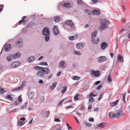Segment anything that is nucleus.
I'll return each instance as SVG.
<instances>
[{
    "mask_svg": "<svg viewBox=\"0 0 130 130\" xmlns=\"http://www.w3.org/2000/svg\"><path fill=\"white\" fill-rule=\"evenodd\" d=\"M34 70L38 71L37 73V75L41 78H43L45 77V74H48L50 72V69L48 67L43 68L38 66L34 67Z\"/></svg>",
    "mask_w": 130,
    "mask_h": 130,
    "instance_id": "1",
    "label": "nucleus"
},
{
    "mask_svg": "<svg viewBox=\"0 0 130 130\" xmlns=\"http://www.w3.org/2000/svg\"><path fill=\"white\" fill-rule=\"evenodd\" d=\"M100 22L101 25L100 27V30H102L108 27L109 22L108 20L106 19H102L101 20Z\"/></svg>",
    "mask_w": 130,
    "mask_h": 130,
    "instance_id": "2",
    "label": "nucleus"
},
{
    "mask_svg": "<svg viewBox=\"0 0 130 130\" xmlns=\"http://www.w3.org/2000/svg\"><path fill=\"white\" fill-rule=\"evenodd\" d=\"M42 34L45 36V41H48L49 40L50 36V32L48 27H46L44 28L42 31Z\"/></svg>",
    "mask_w": 130,
    "mask_h": 130,
    "instance_id": "3",
    "label": "nucleus"
},
{
    "mask_svg": "<svg viewBox=\"0 0 130 130\" xmlns=\"http://www.w3.org/2000/svg\"><path fill=\"white\" fill-rule=\"evenodd\" d=\"M98 31H95L92 34V41L94 44H97L99 41V38H97V40H95V37Z\"/></svg>",
    "mask_w": 130,
    "mask_h": 130,
    "instance_id": "4",
    "label": "nucleus"
},
{
    "mask_svg": "<svg viewBox=\"0 0 130 130\" xmlns=\"http://www.w3.org/2000/svg\"><path fill=\"white\" fill-rule=\"evenodd\" d=\"M15 45L19 47H22L23 45V40L21 38H18L15 42Z\"/></svg>",
    "mask_w": 130,
    "mask_h": 130,
    "instance_id": "5",
    "label": "nucleus"
},
{
    "mask_svg": "<svg viewBox=\"0 0 130 130\" xmlns=\"http://www.w3.org/2000/svg\"><path fill=\"white\" fill-rule=\"evenodd\" d=\"M91 74H92L94 77H98L100 74V72L99 71H94L92 70L91 71Z\"/></svg>",
    "mask_w": 130,
    "mask_h": 130,
    "instance_id": "6",
    "label": "nucleus"
},
{
    "mask_svg": "<svg viewBox=\"0 0 130 130\" xmlns=\"http://www.w3.org/2000/svg\"><path fill=\"white\" fill-rule=\"evenodd\" d=\"M123 115V113L122 110L120 109L118 110L116 114V117L118 118L122 116Z\"/></svg>",
    "mask_w": 130,
    "mask_h": 130,
    "instance_id": "7",
    "label": "nucleus"
},
{
    "mask_svg": "<svg viewBox=\"0 0 130 130\" xmlns=\"http://www.w3.org/2000/svg\"><path fill=\"white\" fill-rule=\"evenodd\" d=\"M97 59L98 62H101L105 61L106 60V58L105 56H102L98 57Z\"/></svg>",
    "mask_w": 130,
    "mask_h": 130,
    "instance_id": "8",
    "label": "nucleus"
},
{
    "mask_svg": "<svg viewBox=\"0 0 130 130\" xmlns=\"http://www.w3.org/2000/svg\"><path fill=\"white\" fill-rule=\"evenodd\" d=\"M53 31L55 35H57L59 33V31L56 26H55L53 29Z\"/></svg>",
    "mask_w": 130,
    "mask_h": 130,
    "instance_id": "9",
    "label": "nucleus"
},
{
    "mask_svg": "<svg viewBox=\"0 0 130 130\" xmlns=\"http://www.w3.org/2000/svg\"><path fill=\"white\" fill-rule=\"evenodd\" d=\"M20 63L18 61H16L12 63L11 65V67L13 68H15L19 66L20 65Z\"/></svg>",
    "mask_w": 130,
    "mask_h": 130,
    "instance_id": "10",
    "label": "nucleus"
},
{
    "mask_svg": "<svg viewBox=\"0 0 130 130\" xmlns=\"http://www.w3.org/2000/svg\"><path fill=\"white\" fill-rule=\"evenodd\" d=\"M59 66L63 68H65L66 67V63L65 61H62L59 63Z\"/></svg>",
    "mask_w": 130,
    "mask_h": 130,
    "instance_id": "11",
    "label": "nucleus"
},
{
    "mask_svg": "<svg viewBox=\"0 0 130 130\" xmlns=\"http://www.w3.org/2000/svg\"><path fill=\"white\" fill-rule=\"evenodd\" d=\"M11 48V45L10 44H7L5 46L4 48L5 50L6 51H8L10 50Z\"/></svg>",
    "mask_w": 130,
    "mask_h": 130,
    "instance_id": "12",
    "label": "nucleus"
},
{
    "mask_svg": "<svg viewBox=\"0 0 130 130\" xmlns=\"http://www.w3.org/2000/svg\"><path fill=\"white\" fill-rule=\"evenodd\" d=\"M107 44L106 42H102L101 44V48L102 50H104L107 47Z\"/></svg>",
    "mask_w": 130,
    "mask_h": 130,
    "instance_id": "13",
    "label": "nucleus"
},
{
    "mask_svg": "<svg viewBox=\"0 0 130 130\" xmlns=\"http://www.w3.org/2000/svg\"><path fill=\"white\" fill-rule=\"evenodd\" d=\"M124 27L129 33H130V24L126 23L124 26Z\"/></svg>",
    "mask_w": 130,
    "mask_h": 130,
    "instance_id": "14",
    "label": "nucleus"
},
{
    "mask_svg": "<svg viewBox=\"0 0 130 130\" xmlns=\"http://www.w3.org/2000/svg\"><path fill=\"white\" fill-rule=\"evenodd\" d=\"M66 24L71 26H73V24L71 20H68L66 21Z\"/></svg>",
    "mask_w": 130,
    "mask_h": 130,
    "instance_id": "15",
    "label": "nucleus"
},
{
    "mask_svg": "<svg viewBox=\"0 0 130 130\" xmlns=\"http://www.w3.org/2000/svg\"><path fill=\"white\" fill-rule=\"evenodd\" d=\"M109 116L110 118H116V114L112 112L109 113Z\"/></svg>",
    "mask_w": 130,
    "mask_h": 130,
    "instance_id": "16",
    "label": "nucleus"
},
{
    "mask_svg": "<svg viewBox=\"0 0 130 130\" xmlns=\"http://www.w3.org/2000/svg\"><path fill=\"white\" fill-rule=\"evenodd\" d=\"M119 100H117L115 102L111 103L110 104V106L111 107H113L116 105L118 104V103L119 102Z\"/></svg>",
    "mask_w": 130,
    "mask_h": 130,
    "instance_id": "17",
    "label": "nucleus"
},
{
    "mask_svg": "<svg viewBox=\"0 0 130 130\" xmlns=\"http://www.w3.org/2000/svg\"><path fill=\"white\" fill-rule=\"evenodd\" d=\"M12 55L14 58L15 59L19 57L21 55V54L19 52H18L15 54Z\"/></svg>",
    "mask_w": 130,
    "mask_h": 130,
    "instance_id": "18",
    "label": "nucleus"
},
{
    "mask_svg": "<svg viewBox=\"0 0 130 130\" xmlns=\"http://www.w3.org/2000/svg\"><path fill=\"white\" fill-rule=\"evenodd\" d=\"M118 60H119V62H123V60L122 56L120 55H118Z\"/></svg>",
    "mask_w": 130,
    "mask_h": 130,
    "instance_id": "19",
    "label": "nucleus"
},
{
    "mask_svg": "<svg viewBox=\"0 0 130 130\" xmlns=\"http://www.w3.org/2000/svg\"><path fill=\"white\" fill-rule=\"evenodd\" d=\"M106 125V123L103 122L98 124V126L100 127L103 128Z\"/></svg>",
    "mask_w": 130,
    "mask_h": 130,
    "instance_id": "20",
    "label": "nucleus"
},
{
    "mask_svg": "<svg viewBox=\"0 0 130 130\" xmlns=\"http://www.w3.org/2000/svg\"><path fill=\"white\" fill-rule=\"evenodd\" d=\"M14 58L13 55H9V56L7 57V59L8 61H10Z\"/></svg>",
    "mask_w": 130,
    "mask_h": 130,
    "instance_id": "21",
    "label": "nucleus"
},
{
    "mask_svg": "<svg viewBox=\"0 0 130 130\" xmlns=\"http://www.w3.org/2000/svg\"><path fill=\"white\" fill-rule=\"evenodd\" d=\"M35 59V57L34 56H31L28 59V62H31L33 61Z\"/></svg>",
    "mask_w": 130,
    "mask_h": 130,
    "instance_id": "22",
    "label": "nucleus"
},
{
    "mask_svg": "<svg viewBox=\"0 0 130 130\" xmlns=\"http://www.w3.org/2000/svg\"><path fill=\"white\" fill-rule=\"evenodd\" d=\"M22 87L21 86H20L17 88L14 89L12 90V91L15 92L21 90L22 89Z\"/></svg>",
    "mask_w": 130,
    "mask_h": 130,
    "instance_id": "23",
    "label": "nucleus"
},
{
    "mask_svg": "<svg viewBox=\"0 0 130 130\" xmlns=\"http://www.w3.org/2000/svg\"><path fill=\"white\" fill-rule=\"evenodd\" d=\"M60 18L59 16H56L54 17V21L56 22H58L60 20Z\"/></svg>",
    "mask_w": 130,
    "mask_h": 130,
    "instance_id": "24",
    "label": "nucleus"
},
{
    "mask_svg": "<svg viewBox=\"0 0 130 130\" xmlns=\"http://www.w3.org/2000/svg\"><path fill=\"white\" fill-rule=\"evenodd\" d=\"M93 13L94 14L98 15L100 14V12L99 11L96 10H93Z\"/></svg>",
    "mask_w": 130,
    "mask_h": 130,
    "instance_id": "25",
    "label": "nucleus"
},
{
    "mask_svg": "<svg viewBox=\"0 0 130 130\" xmlns=\"http://www.w3.org/2000/svg\"><path fill=\"white\" fill-rule=\"evenodd\" d=\"M63 5L67 8H70L71 7L70 4L68 2L64 3Z\"/></svg>",
    "mask_w": 130,
    "mask_h": 130,
    "instance_id": "26",
    "label": "nucleus"
},
{
    "mask_svg": "<svg viewBox=\"0 0 130 130\" xmlns=\"http://www.w3.org/2000/svg\"><path fill=\"white\" fill-rule=\"evenodd\" d=\"M84 12L85 13H87L89 17L91 14L92 12H89V10L88 9H85L84 10Z\"/></svg>",
    "mask_w": 130,
    "mask_h": 130,
    "instance_id": "27",
    "label": "nucleus"
},
{
    "mask_svg": "<svg viewBox=\"0 0 130 130\" xmlns=\"http://www.w3.org/2000/svg\"><path fill=\"white\" fill-rule=\"evenodd\" d=\"M57 83L56 82H54L53 83V85L52 86H50V87H51L52 90L54 89Z\"/></svg>",
    "mask_w": 130,
    "mask_h": 130,
    "instance_id": "28",
    "label": "nucleus"
},
{
    "mask_svg": "<svg viewBox=\"0 0 130 130\" xmlns=\"http://www.w3.org/2000/svg\"><path fill=\"white\" fill-rule=\"evenodd\" d=\"M82 45L83 46H85V44L84 43H77L76 44V47L77 48H81V46H80V45Z\"/></svg>",
    "mask_w": 130,
    "mask_h": 130,
    "instance_id": "29",
    "label": "nucleus"
},
{
    "mask_svg": "<svg viewBox=\"0 0 130 130\" xmlns=\"http://www.w3.org/2000/svg\"><path fill=\"white\" fill-rule=\"evenodd\" d=\"M6 98L10 101H12V97L9 94L8 95L6 96Z\"/></svg>",
    "mask_w": 130,
    "mask_h": 130,
    "instance_id": "30",
    "label": "nucleus"
},
{
    "mask_svg": "<svg viewBox=\"0 0 130 130\" xmlns=\"http://www.w3.org/2000/svg\"><path fill=\"white\" fill-rule=\"evenodd\" d=\"M79 94H77L76 95H75L74 97V99L75 101H76L78 100V98L79 97Z\"/></svg>",
    "mask_w": 130,
    "mask_h": 130,
    "instance_id": "31",
    "label": "nucleus"
},
{
    "mask_svg": "<svg viewBox=\"0 0 130 130\" xmlns=\"http://www.w3.org/2000/svg\"><path fill=\"white\" fill-rule=\"evenodd\" d=\"M34 94L33 92L30 93L29 94L28 98L29 99H32L34 96Z\"/></svg>",
    "mask_w": 130,
    "mask_h": 130,
    "instance_id": "32",
    "label": "nucleus"
},
{
    "mask_svg": "<svg viewBox=\"0 0 130 130\" xmlns=\"http://www.w3.org/2000/svg\"><path fill=\"white\" fill-rule=\"evenodd\" d=\"M67 90V87L65 86L63 87L61 91V93H64Z\"/></svg>",
    "mask_w": 130,
    "mask_h": 130,
    "instance_id": "33",
    "label": "nucleus"
},
{
    "mask_svg": "<svg viewBox=\"0 0 130 130\" xmlns=\"http://www.w3.org/2000/svg\"><path fill=\"white\" fill-rule=\"evenodd\" d=\"M25 123L24 121H20L18 123V125L19 126H21L23 125Z\"/></svg>",
    "mask_w": 130,
    "mask_h": 130,
    "instance_id": "34",
    "label": "nucleus"
},
{
    "mask_svg": "<svg viewBox=\"0 0 130 130\" xmlns=\"http://www.w3.org/2000/svg\"><path fill=\"white\" fill-rule=\"evenodd\" d=\"M72 78L74 80H78L80 78V77L77 76H74Z\"/></svg>",
    "mask_w": 130,
    "mask_h": 130,
    "instance_id": "35",
    "label": "nucleus"
},
{
    "mask_svg": "<svg viewBox=\"0 0 130 130\" xmlns=\"http://www.w3.org/2000/svg\"><path fill=\"white\" fill-rule=\"evenodd\" d=\"M122 98L123 102L124 103H125L126 101L125 100V97L126 94L125 93H122Z\"/></svg>",
    "mask_w": 130,
    "mask_h": 130,
    "instance_id": "36",
    "label": "nucleus"
},
{
    "mask_svg": "<svg viewBox=\"0 0 130 130\" xmlns=\"http://www.w3.org/2000/svg\"><path fill=\"white\" fill-rule=\"evenodd\" d=\"M25 20L24 19H22L21 20H20L19 22L18 23H18H17V25H21L22 23H25Z\"/></svg>",
    "mask_w": 130,
    "mask_h": 130,
    "instance_id": "37",
    "label": "nucleus"
},
{
    "mask_svg": "<svg viewBox=\"0 0 130 130\" xmlns=\"http://www.w3.org/2000/svg\"><path fill=\"white\" fill-rule=\"evenodd\" d=\"M89 102H94L95 100L93 98H90L89 99Z\"/></svg>",
    "mask_w": 130,
    "mask_h": 130,
    "instance_id": "38",
    "label": "nucleus"
},
{
    "mask_svg": "<svg viewBox=\"0 0 130 130\" xmlns=\"http://www.w3.org/2000/svg\"><path fill=\"white\" fill-rule=\"evenodd\" d=\"M5 92V91L4 89L0 87V93L3 94Z\"/></svg>",
    "mask_w": 130,
    "mask_h": 130,
    "instance_id": "39",
    "label": "nucleus"
},
{
    "mask_svg": "<svg viewBox=\"0 0 130 130\" xmlns=\"http://www.w3.org/2000/svg\"><path fill=\"white\" fill-rule=\"evenodd\" d=\"M91 1L93 4H96L98 2H100L99 0H91Z\"/></svg>",
    "mask_w": 130,
    "mask_h": 130,
    "instance_id": "40",
    "label": "nucleus"
},
{
    "mask_svg": "<svg viewBox=\"0 0 130 130\" xmlns=\"http://www.w3.org/2000/svg\"><path fill=\"white\" fill-rule=\"evenodd\" d=\"M26 84V81H24L22 82V84L20 86L22 87V89L23 88V87Z\"/></svg>",
    "mask_w": 130,
    "mask_h": 130,
    "instance_id": "41",
    "label": "nucleus"
},
{
    "mask_svg": "<svg viewBox=\"0 0 130 130\" xmlns=\"http://www.w3.org/2000/svg\"><path fill=\"white\" fill-rule=\"evenodd\" d=\"M39 64L43 65L44 66H47L48 64L46 62H41L39 63Z\"/></svg>",
    "mask_w": 130,
    "mask_h": 130,
    "instance_id": "42",
    "label": "nucleus"
},
{
    "mask_svg": "<svg viewBox=\"0 0 130 130\" xmlns=\"http://www.w3.org/2000/svg\"><path fill=\"white\" fill-rule=\"evenodd\" d=\"M104 94V93L103 92H102V93H101L99 95L100 96L98 99L99 101L102 98Z\"/></svg>",
    "mask_w": 130,
    "mask_h": 130,
    "instance_id": "43",
    "label": "nucleus"
},
{
    "mask_svg": "<svg viewBox=\"0 0 130 130\" xmlns=\"http://www.w3.org/2000/svg\"><path fill=\"white\" fill-rule=\"evenodd\" d=\"M74 53L76 55H80L81 54V53L79 51H74Z\"/></svg>",
    "mask_w": 130,
    "mask_h": 130,
    "instance_id": "44",
    "label": "nucleus"
},
{
    "mask_svg": "<svg viewBox=\"0 0 130 130\" xmlns=\"http://www.w3.org/2000/svg\"><path fill=\"white\" fill-rule=\"evenodd\" d=\"M107 80L109 82H111L112 81V78L110 76H108L107 78Z\"/></svg>",
    "mask_w": 130,
    "mask_h": 130,
    "instance_id": "45",
    "label": "nucleus"
},
{
    "mask_svg": "<svg viewBox=\"0 0 130 130\" xmlns=\"http://www.w3.org/2000/svg\"><path fill=\"white\" fill-rule=\"evenodd\" d=\"M84 123H85L86 125L88 127H90L92 125L91 123L88 122H84Z\"/></svg>",
    "mask_w": 130,
    "mask_h": 130,
    "instance_id": "46",
    "label": "nucleus"
},
{
    "mask_svg": "<svg viewBox=\"0 0 130 130\" xmlns=\"http://www.w3.org/2000/svg\"><path fill=\"white\" fill-rule=\"evenodd\" d=\"M18 100L19 103H21L22 102V100L21 96H20L18 97Z\"/></svg>",
    "mask_w": 130,
    "mask_h": 130,
    "instance_id": "47",
    "label": "nucleus"
},
{
    "mask_svg": "<svg viewBox=\"0 0 130 130\" xmlns=\"http://www.w3.org/2000/svg\"><path fill=\"white\" fill-rule=\"evenodd\" d=\"M69 39L71 40H73L74 39V36H71L69 37Z\"/></svg>",
    "mask_w": 130,
    "mask_h": 130,
    "instance_id": "48",
    "label": "nucleus"
},
{
    "mask_svg": "<svg viewBox=\"0 0 130 130\" xmlns=\"http://www.w3.org/2000/svg\"><path fill=\"white\" fill-rule=\"evenodd\" d=\"M77 3L79 4H82L83 2L81 0H77Z\"/></svg>",
    "mask_w": 130,
    "mask_h": 130,
    "instance_id": "49",
    "label": "nucleus"
},
{
    "mask_svg": "<svg viewBox=\"0 0 130 130\" xmlns=\"http://www.w3.org/2000/svg\"><path fill=\"white\" fill-rule=\"evenodd\" d=\"M4 5H0V12L2 11Z\"/></svg>",
    "mask_w": 130,
    "mask_h": 130,
    "instance_id": "50",
    "label": "nucleus"
},
{
    "mask_svg": "<svg viewBox=\"0 0 130 130\" xmlns=\"http://www.w3.org/2000/svg\"><path fill=\"white\" fill-rule=\"evenodd\" d=\"M102 87V85H99L98 86V87L96 89L99 90Z\"/></svg>",
    "mask_w": 130,
    "mask_h": 130,
    "instance_id": "51",
    "label": "nucleus"
},
{
    "mask_svg": "<svg viewBox=\"0 0 130 130\" xmlns=\"http://www.w3.org/2000/svg\"><path fill=\"white\" fill-rule=\"evenodd\" d=\"M64 100H63L61 101L59 103L58 105L59 106H62V103L64 101Z\"/></svg>",
    "mask_w": 130,
    "mask_h": 130,
    "instance_id": "52",
    "label": "nucleus"
},
{
    "mask_svg": "<svg viewBox=\"0 0 130 130\" xmlns=\"http://www.w3.org/2000/svg\"><path fill=\"white\" fill-rule=\"evenodd\" d=\"M44 99V97L42 96L41 98V102L42 103L43 102Z\"/></svg>",
    "mask_w": 130,
    "mask_h": 130,
    "instance_id": "53",
    "label": "nucleus"
},
{
    "mask_svg": "<svg viewBox=\"0 0 130 130\" xmlns=\"http://www.w3.org/2000/svg\"><path fill=\"white\" fill-rule=\"evenodd\" d=\"M89 121L90 122H92L93 121H94V120L92 118H89Z\"/></svg>",
    "mask_w": 130,
    "mask_h": 130,
    "instance_id": "54",
    "label": "nucleus"
},
{
    "mask_svg": "<svg viewBox=\"0 0 130 130\" xmlns=\"http://www.w3.org/2000/svg\"><path fill=\"white\" fill-rule=\"evenodd\" d=\"M93 92H91L89 94V96L90 97H93Z\"/></svg>",
    "mask_w": 130,
    "mask_h": 130,
    "instance_id": "55",
    "label": "nucleus"
},
{
    "mask_svg": "<svg viewBox=\"0 0 130 130\" xmlns=\"http://www.w3.org/2000/svg\"><path fill=\"white\" fill-rule=\"evenodd\" d=\"M101 83L100 81H98L96 82L95 83V84L96 85H97Z\"/></svg>",
    "mask_w": 130,
    "mask_h": 130,
    "instance_id": "56",
    "label": "nucleus"
},
{
    "mask_svg": "<svg viewBox=\"0 0 130 130\" xmlns=\"http://www.w3.org/2000/svg\"><path fill=\"white\" fill-rule=\"evenodd\" d=\"M54 121L57 122H59L60 121V120L58 118H56L55 119Z\"/></svg>",
    "mask_w": 130,
    "mask_h": 130,
    "instance_id": "57",
    "label": "nucleus"
},
{
    "mask_svg": "<svg viewBox=\"0 0 130 130\" xmlns=\"http://www.w3.org/2000/svg\"><path fill=\"white\" fill-rule=\"evenodd\" d=\"M74 107L73 106H67L65 108L66 109H67L68 108H73Z\"/></svg>",
    "mask_w": 130,
    "mask_h": 130,
    "instance_id": "58",
    "label": "nucleus"
},
{
    "mask_svg": "<svg viewBox=\"0 0 130 130\" xmlns=\"http://www.w3.org/2000/svg\"><path fill=\"white\" fill-rule=\"evenodd\" d=\"M25 118L24 117H22L20 118V120H22V121H24L25 120Z\"/></svg>",
    "mask_w": 130,
    "mask_h": 130,
    "instance_id": "59",
    "label": "nucleus"
},
{
    "mask_svg": "<svg viewBox=\"0 0 130 130\" xmlns=\"http://www.w3.org/2000/svg\"><path fill=\"white\" fill-rule=\"evenodd\" d=\"M26 106L25 105H24L22 106V107H21V109H23L25 108H26Z\"/></svg>",
    "mask_w": 130,
    "mask_h": 130,
    "instance_id": "60",
    "label": "nucleus"
},
{
    "mask_svg": "<svg viewBox=\"0 0 130 130\" xmlns=\"http://www.w3.org/2000/svg\"><path fill=\"white\" fill-rule=\"evenodd\" d=\"M92 106L91 105H89L88 106V109H91L92 108Z\"/></svg>",
    "mask_w": 130,
    "mask_h": 130,
    "instance_id": "61",
    "label": "nucleus"
},
{
    "mask_svg": "<svg viewBox=\"0 0 130 130\" xmlns=\"http://www.w3.org/2000/svg\"><path fill=\"white\" fill-rule=\"evenodd\" d=\"M39 83L40 84H43V81L42 80L40 79L39 80Z\"/></svg>",
    "mask_w": 130,
    "mask_h": 130,
    "instance_id": "62",
    "label": "nucleus"
},
{
    "mask_svg": "<svg viewBox=\"0 0 130 130\" xmlns=\"http://www.w3.org/2000/svg\"><path fill=\"white\" fill-rule=\"evenodd\" d=\"M61 74V72L60 71L57 74V75L58 76H59Z\"/></svg>",
    "mask_w": 130,
    "mask_h": 130,
    "instance_id": "63",
    "label": "nucleus"
},
{
    "mask_svg": "<svg viewBox=\"0 0 130 130\" xmlns=\"http://www.w3.org/2000/svg\"><path fill=\"white\" fill-rule=\"evenodd\" d=\"M122 21L124 23L125 22V19L124 18H123L122 19Z\"/></svg>",
    "mask_w": 130,
    "mask_h": 130,
    "instance_id": "64",
    "label": "nucleus"
}]
</instances>
